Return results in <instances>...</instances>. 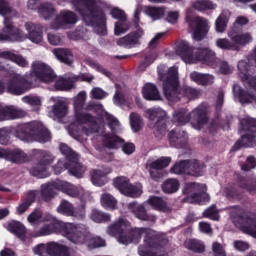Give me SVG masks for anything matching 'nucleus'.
I'll return each mask as SVG.
<instances>
[{
  "label": "nucleus",
  "mask_w": 256,
  "mask_h": 256,
  "mask_svg": "<svg viewBox=\"0 0 256 256\" xmlns=\"http://www.w3.org/2000/svg\"><path fill=\"white\" fill-rule=\"evenodd\" d=\"M108 235L116 237L118 243L129 245L141 241V235L144 236V245L138 248L140 256H167L159 252L161 246L155 241V232L151 229L134 228L129 231V221L120 218L107 229Z\"/></svg>",
  "instance_id": "f257e3e1"
},
{
  "label": "nucleus",
  "mask_w": 256,
  "mask_h": 256,
  "mask_svg": "<svg viewBox=\"0 0 256 256\" xmlns=\"http://www.w3.org/2000/svg\"><path fill=\"white\" fill-rule=\"evenodd\" d=\"M87 100V92L81 91L74 97V111L76 120L69 126V134L77 141H83L89 135L95 133H103V125L99 124L95 118L85 113V101Z\"/></svg>",
  "instance_id": "f03ea898"
},
{
  "label": "nucleus",
  "mask_w": 256,
  "mask_h": 256,
  "mask_svg": "<svg viewBox=\"0 0 256 256\" xmlns=\"http://www.w3.org/2000/svg\"><path fill=\"white\" fill-rule=\"evenodd\" d=\"M28 223L30 225H38V223H48L44 225L37 232L35 237H45V235H51V233H60L63 237H66L68 241H74L79 243L83 241L82 238L75 237L72 231L77 229V226L73 223L59 222L51 214L43 216V212L39 209L33 210L27 217Z\"/></svg>",
  "instance_id": "7ed1b4c3"
},
{
  "label": "nucleus",
  "mask_w": 256,
  "mask_h": 256,
  "mask_svg": "<svg viewBox=\"0 0 256 256\" xmlns=\"http://www.w3.org/2000/svg\"><path fill=\"white\" fill-rule=\"evenodd\" d=\"M72 8L86 25L93 27L97 35H107L105 13L95 0H72Z\"/></svg>",
  "instance_id": "20e7f679"
},
{
  "label": "nucleus",
  "mask_w": 256,
  "mask_h": 256,
  "mask_svg": "<svg viewBox=\"0 0 256 256\" xmlns=\"http://www.w3.org/2000/svg\"><path fill=\"white\" fill-rule=\"evenodd\" d=\"M103 119L108 123L112 131V134H106L105 127H103V133L96 132L97 135H102L104 145L110 149H117L121 145V149L125 155H133L135 153V144L129 142L123 143L124 140L115 134V132L119 131V120L107 112H103Z\"/></svg>",
  "instance_id": "39448f33"
},
{
  "label": "nucleus",
  "mask_w": 256,
  "mask_h": 256,
  "mask_svg": "<svg viewBox=\"0 0 256 256\" xmlns=\"http://www.w3.org/2000/svg\"><path fill=\"white\" fill-rule=\"evenodd\" d=\"M177 53L181 56L184 63H206L213 65L215 61V52L209 48H198L196 51L189 45V42L182 41L178 44Z\"/></svg>",
  "instance_id": "423d86ee"
},
{
  "label": "nucleus",
  "mask_w": 256,
  "mask_h": 256,
  "mask_svg": "<svg viewBox=\"0 0 256 256\" xmlns=\"http://www.w3.org/2000/svg\"><path fill=\"white\" fill-rule=\"evenodd\" d=\"M172 121L175 125H186L191 121L193 129L200 130L205 127L207 123V107L200 105L196 109L189 113L187 109L182 108L174 111L172 115Z\"/></svg>",
  "instance_id": "0eeeda50"
},
{
  "label": "nucleus",
  "mask_w": 256,
  "mask_h": 256,
  "mask_svg": "<svg viewBox=\"0 0 256 256\" xmlns=\"http://www.w3.org/2000/svg\"><path fill=\"white\" fill-rule=\"evenodd\" d=\"M16 137L24 143H33V141L47 143L51 140V133L43 126V123L31 122L20 126L16 132Z\"/></svg>",
  "instance_id": "6e6552de"
},
{
  "label": "nucleus",
  "mask_w": 256,
  "mask_h": 256,
  "mask_svg": "<svg viewBox=\"0 0 256 256\" xmlns=\"http://www.w3.org/2000/svg\"><path fill=\"white\" fill-rule=\"evenodd\" d=\"M56 191H62L69 197H83L85 190L81 187H77L69 182L56 180L42 185L41 197L44 201H49L54 197Z\"/></svg>",
  "instance_id": "1a4fd4ad"
},
{
  "label": "nucleus",
  "mask_w": 256,
  "mask_h": 256,
  "mask_svg": "<svg viewBox=\"0 0 256 256\" xmlns=\"http://www.w3.org/2000/svg\"><path fill=\"white\" fill-rule=\"evenodd\" d=\"M164 66L158 67V73L163 83L164 95L169 101H179L177 89L179 87V76L176 67L168 69V73L161 74Z\"/></svg>",
  "instance_id": "9d476101"
},
{
  "label": "nucleus",
  "mask_w": 256,
  "mask_h": 256,
  "mask_svg": "<svg viewBox=\"0 0 256 256\" xmlns=\"http://www.w3.org/2000/svg\"><path fill=\"white\" fill-rule=\"evenodd\" d=\"M230 217L239 229L247 235H251L256 239V220L253 214H243V210L239 207H233L230 211Z\"/></svg>",
  "instance_id": "9b49d317"
},
{
  "label": "nucleus",
  "mask_w": 256,
  "mask_h": 256,
  "mask_svg": "<svg viewBox=\"0 0 256 256\" xmlns=\"http://www.w3.org/2000/svg\"><path fill=\"white\" fill-rule=\"evenodd\" d=\"M149 120V127L153 129L156 135H167V112L161 107L150 108L146 111Z\"/></svg>",
  "instance_id": "f8f14e48"
},
{
  "label": "nucleus",
  "mask_w": 256,
  "mask_h": 256,
  "mask_svg": "<svg viewBox=\"0 0 256 256\" xmlns=\"http://www.w3.org/2000/svg\"><path fill=\"white\" fill-rule=\"evenodd\" d=\"M206 191L207 187L205 184L190 182L185 183L183 186V193L188 195V203H198L199 205L209 203V194H207Z\"/></svg>",
  "instance_id": "ddd939ff"
},
{
  "label": "nucleus",
  "mask_w": 256,
  "mask_h": 256,
  "mask_svg": "<svg viewBox=\"0 0 256 256\" xmlns=\"http://www.w3.org/2000/svg\"><path fill=\"white\" fill-rule=\"evenodd\" d=\"M31 83H33V78H29L27 75L14 74L8 82L6 89L12 95H23V93L31 89Z\"/></svg>",
  "instance_id": "4468645a"
},
{
  "label": "nucleus",
  "mask_w": 256,
  "mask_h": 256,
  "mask_svg": "<svg viewBox=\"0 0 256 256\" xmlns=\"http://www.w3.org/2000/svg\"><path fill=\"white\" fill-rule=\"evenodd\" d=\"M113 186L126 197H141L143 186L141 184H131L127 177H117L113 180Z\"/></svg>",
  "instance_id": "2eb2a0df"
},
{
  "label": "nucleus",
  "mask_w": 256,
  "mask_h": 256,
  "mask_svg": "<svg viewBox=\"0 0 256 256\" xmlns=\"http://www.w3.org/2000/svg\"><path fill=\"white\" fill-rule=\"evenodd\" d=\"M76 229L72 231V235L77 237L78 239H82L80 242H75L70 240L71 243H75L76 245H81L82 243H87L89 247H105V240L99 237H92L89 232H87V228L83 224H74Z\"/></svg>",
  "instance_id": "dca6fc26"
},
{
  "label": "nucleus",
  "mask_w": 256,
  "mask_h": 256,
  "mask_svg": "<svg viewBox=\"0 0 256 256\" xmlns=\"http://www.w3.org/2000/svg\"><path fill=\"white\" fill-rule=\"evenodd\" d=\"M33 253L38 256H69V249L61 244L50 242L36 245Z\"/></svg>",
  "instance_id": "f3484780"
},
{
  "label": "nucleus",
  "mask_w": 256,
  "mask_h": 256,
  "mask_svg": "<svg viewBox=\"0 0 256 256\" xmlns=\"http://www.w3.org/2000/svg\"><path fill=\"white\" fill-rule=\"evenodd\" d=\"M30 75L38 79V81H43V83H51L55 79L53 69L43 61L32 62Z\"/></svg>",
  "instance_id": "a211bd4d"
},
{
  "label": "nucleus",
  "mask_w": 256,
  "mask_h": 256,
  "mask_svg": "<svg viewBox=\"0 0 256 256\" xmlns=\"http://www.w3.org/2000/svg\"><path fill=\"white\" fill-rule=\"evenodd\" d=\"M171 165V157H160L156 160H150L146 164V169L153 181H160L165 177L163 169Z\"/></svg>",
  "instance_id": "6ab92c4d"
},
{
  "label": "nucleus",
  "mask_w": 256,
  "mask_h": 256,
  "mask_svg": "<svg viewBox=\"0 0 256 256\" xmlns=\"http://www.w3.org/2000/svg\"><path fill=\"white\" fill-rule=\"evenodd\" d=\"M64 169H68L69 174L81 179L85 174V167L79 163V156L72 158L70 161L65 162L60 160L57 165L54 167V173L56 175H61Z\"/></svg>",
  "instance_id": "aec40b11"
},
{
  "label": "nucleus",
  "mask_w": 256,
  "mask_h": 256,
  "mask_svg": "<svg viewBox=\"0 0 256 256\" xmlns=\"http://www.w3.org/2000/svg\"><path fill=\"white\" fill-rule=\"evenodd\" d=\"M27 36L18 28H15L9 19H4V29L0 33V41H25Z\"/></svg>",
  "instance_id": "412c9836"
},
{
  "label": "nucleus",
  "mask_w": 256,
  "mask_h": 256,
  "mask_svg": "<svg viewBox=\"0 0 256 256\" xmlns=\"http://www.w3.org/2000/svg\"><path fill=\"white\" fill-rule=\"evenodd\" d=\"M79 17L71 10H63L52 23V29H66L67 25H75Z\"/></svg>",
  "instance_id": "4be33fe9"
},
{
  "label": "nucleus",
  "mask_w": 256,
  "mask_h": 256,
  "mask_svg": "<svg viewBox=\"0 0 256 256\" xmlns=\"http://www.w3.org/2000/svg\"><path fill=\"white\" fill-rule=\"evenodd\" d=\"M143 37H145V31L143 29H138L118 39L117 45H120V47H127L128 49H133V47L141 45V39H143Z\"/></svg>",
  "instance_id": "5701e85b"
},
{
  "label": "nucleus",
  "mask_w": 256,
  "mask_h": 256,
  "mask_svg": "<svg viewBox=\"0 0 256 256\" xmlns=\"http://www.w3.org/2000/svg\"><path fill=\"white\" fill-rule=\"evenodd\" d=\"M228 37L230 41H233L236 49L237 45H247V43H251L253 41V36H251V33H241V29L235 26L228 30Z\"/></svg>",
  "instance_id": "b1692460"
},
{
  "label": "nucleus",
  "mask_w": 256,
  "mask_h": 256,
  "mask_svg": "<svg viewBox=\"0 0 256 256\" xmlns=\"http://www.w3.org/2000/svg\"><path fill=\"white\" fill-rule=\"evenodd\" d=\"M196 11H209L213 9H217V4L213 3L211 0H196L192 3V8H188L186 10V21L191 23L193 19V14Z\"/></svg>",
  "instance_id": "393cba45"
},
{
  "label": "nucleus",
  "mask_w": 256,
  "mask_h": 256,
  "mask_svg": "<svg viewBox=\"0 0 256 256\" xmlns=\"http://www.w3.org/2000/svg\"><path fill=\"white\" fill-rule=\"evenodd\" d=\"M113 169L111 167H103L91 171V181L96 187H103L107 183V175H111Z\"/></svg>",
  "instance_id": "a878e982"
},
{
  "label": "nucleus",
  "mask_w": 256,
  "mask_h": 256,
  "mask_svg": "<svg viewBox=\"0 0 256 256\" xmlns=\"http://www.w3.org/2000/svg\"><path fill=\"white\" fill-rule=\"evenodd\" d=\"M51 161L53 158L49 154L42 161H40L36 166L31 169V173L34 177H38V179H45V177H49V165H51Z\"/></svg>",
  "instance_id": "bb28decb"
},
{
  "label": "nucleus",
  "mask_w": 256,
  "mask_h": 256,
  "mask_svg": "<svg viewBox=\"0 0 256 256\" xmlns=\"http://www.w3.org/2000/svg\"><path fill=\"white\" fill-rule=\"evenodd\" d=\"M27 113L21 109H17L13 106H1L0 105V121H9L11 119H21L25 117Z\"/></svg>",
  "instance_id": "cd10ccee"
},
{
  "label": "nucleus",
  "mask_w": 256,
  "mask_h": 256,
  "mask_svg": "<svg viewBox=\"0 0 256 256\" xmlns=\"http://www.w3.org/2000/svg\"><path fill=\"white\" fill-rule=\"evenodd\" d=\"M28 9H31L32 11L38 9V13L44 19H49L50 17H53V13H55V8H53L52 4L46 3L39 6V2H37V0H30L28 2Z\"/></svg>",
  "instance_id": "c85d7f7f"
},
{
  "label": "nucleus",
  "mask_w": 256,
  "mask_h": 256,
  "mask_svg": "<svg viewBox=\"0 0 256 256\" xmlns=\"http://www.w3.org/2000/svg\"><path fill=\"white\" fill-rule=\"evenodd\" d=\"M52 101H54L55 104L49 112V117L54 120L65 117V115H67V103L59 98H52Z\"/></svg>",
  "instance_id": "c756f323"
},
{
  "label": "nucleus",
  "mask_w": 256,
  "mask_h": 256,
  "mask_svg": "<svg viewBox=\"0 0 256 256\" xmlns=\"http://www.w3.org/2000/svg\"><path fill=\"white\" fill-rule=\"evenodd\" d=\"M196 28L193 32V38L196 41H201L203 37L209 33V22L201 17L195 18Z\"/></svg>",
  "instance_id": "7c9ffc66"
},
{
  "label": "nucleus",
  "mask_w": 256,
  "mask_h": 256,
  "mask_svg": "<svg viewBox=\"0 0 256 256\" xmlns=\"http://www.w3.org/2000/svg\"><path fill=\"white\" fill-rule=\"evenodd\" d=\"M205 173V164L198 160H187V175L201 177Z\"/></svg>",
  "instance_id": "2f4dec72"
},
{
  "label": "nucleus",
  "mask_w": 256,
  "mask_h": 256,
  "mask_svg": "<svg viewBox=\"0 0 256 256\" xmlns=\"http://www.w3.org/2000/svg\"><path fill=\"white\" fill-rule=\"evenodd\" d=\"M142 95L146 101H161V94L156 85L146 84L142 88Z\"/></svg>",
  "instance_id": "473e14b6"
},
{
  "label": "nucleus",
  "mask_w": 256,
  "mask_h": 256,
  "mask_svg": "<svg viewBox=\"0 0 256 256\" xmlns=\"http://www.w3.org/2000/svg\"><path fill=\"white\" fill-rule=\"evenodd\" d=\"M25 27L28 31V39H30L32 43H41L43 41L41 26L33 23H26Z\"/></svg>",
  "instance_id": "72a5a7b5"
},
{
  "label": "nucleus",
  "mask_w": 256,
  "mask_h": 256,
  "mask_svg": "<svg viewBox=\"0 0 256 256\" xmlns=\"http://www.w3.org/2000/svg\"><path fill=\"white\" fill-rule=\"evenodd\" d=\"M53 55L56 57L60 63H64L65 65H73V53L71 50L65 48H56L53 50Z\"/></svg>",
  "instance_id": "f704fd0d"
},
{
  "label": "nucleus",
  "mask_w": 256,
  "mask_h": 256,
  "mask_svg": "<svg viewBox=\"0 0 256 256\" xmlns=\"http://www.w3.org/2000/svg\"><path fill=\"white\" fill-rule=\"evenodd\" d=\"M0 58L12 61V63H15L18 67H29V61H27V58L22 55L11 53L10 51L0 52Z\"/></svg>",
  "instance_id": "c9c22d12"
},
{
  "label": "nucleus",
  "mask_w": 256,
  "mask_h": 256,
  "mask_svg": "<svg viewBox=\"0 0 256 256\" xmlns=\"http://www.w3.org/2000/svg\"><path fill=\"white\" fill-rule=\"evenodd\" d=\"M231 18V12L229 10H224L215 21V31L216 33H225L227 29V24Z\"/></svg>",
  "instance_id": "e433bc0d"
},
{
  "label": "nucleus",
  "mask_w": 256,
  "mask_h": 256,
  "mask_svg": "<svg viewBox=\"0 0 256 256\" xmlns=\"http://www.w3.org/2000/svg\"><path fill=\"white\" fill-rule=\"evenodd\" d=\"M238 71L240 79H242V81H248L249 85L256 89V78L249 77V66L247 65V62L240 61L238 63Z\"/></svg>",
  "instance_id": "4c0bfd02"
},
{
  "label": "nucleus",
  "mask_w": 256,
  "mask_h": 256,
  "mask_svg": "<svg viewBox=\"0 0 256 256\" xmlns=\"http://www.w3.org/2000/svg\"><path fill=\"white\" fill-rule=\"evenodd\" d=\"M7 231H9L10 233H13V235H16V237H19V239H25V226L23 224H21V222H17V221H11L8 222L5 225Z\"/></svg>",
  "instance_id": "58836bf2"
},
{
  "label": "nucleus",
  "mask_w": 256,
  "mask_h": 256,
  "mask_svg": "<svg viewBox=\"0 0 256 256\" xmlns=\"http://www.w3.org/2000/svg\"><path fill=\"white\" fill-rule=\"evenodd\" d=\"M168 137L172 147H179V145H185L187 143V133L185 131L179 132L178 134L175 131H171Z\"/></svg>",
  "instance_id": "ea45409f"
},
{
  "label": "nucleus",
  "mask_w": 256,
  "mask_h": 256,
  "mask_svg": "<svg viewBox=\"0 0 256 256\" xmlns=\"http://www.w3.org/2000/svg\"><path fill=\"white\" fill-rule=\"evenodd\" d=\"M100 205L104 209H108L109 211H113L117 209V199L113 197V195L109 193H104L100 196Z\"/></svg>",
  "instance_id": "a19ab883"
},
{
  "label": "nucleus",
  "mask_w": 256,
  "mask_h": 256,
  "mask_svg": "<svg viewBox=\"0 0 256 256\" xmlns=\"http://www.w3.org/2000/svg\"><path fill=\"white\" fill-rule=\"evenodd\" d=\"M128 207L137 219H140L141 221H149V216L147 215V212H145V206L132 202Z\"/></svg>",
  "instance_id": "79ce46f5"
},
{
  "label": "nucleus",
  "mask_w": 256,
  "mask_h": 256,
  "mask_svg": "<svg viewBox=\"0 0 256 256\" xmlns=\"http://www.w3.org/2000/svg\"><path fill=\"white\" fill-rule=\"evenodd\" d=\"M27 154L21 149L10 150L8 154V161L11 163H25L28 161Z\"/></svg>",
  "instance_id": "37998d69"
},
{
  "label": "nucleus",
  "mask_w": 256,
  "mask_h": 256,
  "mask_svg": "<svg viewBox=\"0 0 256 256\" xmlns=\"http://www.w3.org/2000/svg\"><path fill=\"white\" fill-rule=\"evenodd\" d=\"M89 218L94 223H105L106 221H111V215L109 213H105L98 209H92Z\"/></svg>",
  "instance_id": "c03bdc74"
},
{
  "label": "nucleus",
  "mask_w": 256,
  "mask_h": 256,
  "mask_svg": "<svg viewBox=\"0 0 256 256\" xmlns=\"http://www.w3.org/2000/svg\"><path fill=\"white\" fill-rule=\"evenodd\" d=\"M148 205H151L153 209H156V211H162L163 213H167L169 211V206L163 201V199L157 197V196H151L147 200Z\"/></svg>",
  "instance_id": "a18cd8bd"
},
{
  "label": "nucleus",
  "mask_w": 256,
  "mask_h": 256,
  "mask_svg": "<svg viewBox=\"0 0 256 256\" xmlns=\"http://www.w3.org/2000/svg\"><path fill=\"white\" fill-rule=\"evenodd\" d=\"M39 195V192L37 191H32L29 193V199H27L24 202H21L17 207H16V215H23L30 207L33 205V200L35 199L36 196Z\"/></svg>",
  "instance_id": "49530a36"
},
{
  "label": "nucleus",
  "mask_w": 256,
  "mask_h": 256,
  "mask_svg": "<svg viewBox=\"0 0 256 256\" xmlns=\"http://www.w3.org/2000/svg\"><path fill=\"white\" fill-rule=\"evenodd\" d=\"M144 13L148 17H151L152 21H158V19H161L165 16V8L147 6L144 10Z\"/></svg>",
  "instance_id": "de8ad7c7"
},
{
  "label": "nucleus",
  "mask_w": 256,
  "mask_h": 256,
  "mask_svg": "<svg viewBox=\"0 0 256 256\" xmlns=\"http://www.w3.org/2000/svg\"><path fill=\"white\" fill-rule=\"evenodd\" d=\"M180 186L179 180L170 178L162 184V191L168 194L177 193Z\"/></svg>",
  "instance_id": "09e8293b"
},
{
  "label": "nucleus",
  "mask_w": 256,
  "mask_h": 256,
  "mask_svg": "<svg viewBox=\"0 0 256 256\" xmlns=\"http://www.w3.org/2000/svg\"><path fill=\"white\" fill-rule=\"evenodd\" d=\"M130 127L134 133H139L143 129V118L135 112L131 113L129 116Z\"/></svg>",
  "instance_id": "8fccbe9b"
},
{
  "label": "nucleus",
  "mask_w": 256,
  "mask_h": 256,
  "mask_svg": "<svg viewBox=\"0 0 256 256\" xmlns=\"http://www.w3.org/2000/svg\"><path fill=\"white\" fill-rule=\"evenodd\" d=\"M58 213L66 215V217H73L75 215V207L69 201L62 200L57 208Z\"/></svg>",
  "instance_id": "3c124183"
},
{
  "label": "nucleus",
  "mask_w": 256,
  "mask_h": 256,
  "mask_svg": "<svg viewBox=\"0 0 256 256\" xmlns=\"http://www.w3.org/2000/svg\"><path fill=\"white\" fill-rule=\"evenodd\" d=\"M52 81H55V87L58 91H69V89H73V81L67 80L63 77H55Z\"/></svg>",
  "instance_id": "603ef678"
},
{
  "label": "nucleus",
  "mask_w": 256,
  "mask_h": 256,
  "mask_svg": "<svg viewBox=\"0 0 256 256\" xmlns=\"http://www.w3.org/2000/svg\"><path fill=\"white\" fill-rule=\"evenodd\" d=\"M185 247L194 253H203L205 251V244L201 240H187Z\"/></svg>",
  "instance_id": "864d4df0"
},
{
  "label": "nucleus",
  "mask_w": 256,
  "mask_h": 256,
  "mask_svg": "<svg viewBox=\"0 0 256 256\" xmlns=\"http://www.w3.org/2000/svg\"><path fill=\"white\" fill-rule=\"evenodd\" d=\"M129 27H131V24L127 21V18L118 20L114 25V33L115 35H123V33L129 31Z\"/></svg>",
  "instance_id": "5fc2aeb1"
},
{
  "label": "nucleus",
  "mask_w": 256,
  "mask_h": 256,
  "mask_svg": "<svg viewBox=\"0 0 256 256\" xmlns=\"http://www.w3.org/2000/svg\"><path fill=\"white\" fill-rule=\"evenodd\" d=\"M216 47H218L219 49H236L235 48V42H233L232 40H229L227 38H219L216 40Z\"/></svg>",
  "instance_id": "6e6d98bb"
},
{
  "label": "nucleus",
  "mask_w": 256,
  "mask_h": 256,
  "mask_svg": "<svg viewBox=\"0 0 256 256\" xmlns=\"http://www.w3.org/2000/svg\"><path fill=\"white\" fill-rule=\"evenodd\" d=\"M170 171L175 175H182V173H185V175H187V160L177 162L176 164H174Z\"/></svg>",
  "instance_id": "4d7b16f0"
},
{
  "label": "nucleus",
  "mask_w": 256,
  "mask_h": 256,
  "mask_svg": "<svg viewBox=\"0 0 256 256\" xmlns=\"http://www.w3.org/2000/svg\"><path fill=\"white\" fill-rule=\"evenodd\" d=\"M203 217L212 221H219V210L215 206H210L203 212Z\"/></svg>",
  "instance_id": "13d9d810"
},
{
  "label": "nucleus",
  "mask_w": 256,
  "mask_h": 256,
  "mask_svg": "<svg viewBox=\"0 0 256 256\" xmlns=\"http://www.w3.org/2000/svg\"><path fill=\"white\" fill-rule=\"evenodd\" d=\"M60 151L62 155L66 156V163H68L72 159H75V157H78L77 154L73 152V150H71L69 146H67V144H61Z\"/></svg>",
  "instance_id": "bf43d9fd"
},
{
  "label": "nucleus",
  "mask_w": 256,
  "mask_h": 256,
  "mask_svg": "<svg viewBox=\"0 0 256 256\" xmlns=\"http://www.w3.org/2000/svg\"><path fill=\"white\" fill-rule=\"evenodd\" d=\"M22 101L31 107H41V97L39 96H24Z\"/></svg>",
  "instance_id": "052dcab7"
},
{
  "label": "nucleus",
  "mask_w": 256,
  "mask_h": 256,
  "mask_svg": "<svg viewBox=\"0 0 256 256\" xmlns=\"http://www.w3.org/2000/svg\"><path fill=\"white\" fill-rule=\"evenodd\" d=\"M88 65L92 68L95 69V71H98L99 73H102L103 75H105L106 77H108L109 79H111V72L107 71L105 68H103V66H101L99 63L93 61V60H89L88 61Z\"/></svg>",
  "instance_id": "680f3d73"
},
{
  "label": "nucleus",
  "mask_w": 256,
  "mask_h": 256,
  "mask_svg": "<svg viewBox=\"0 0 256 256\" xmlns=\"http://www.w3.org/2000/svg\"><path fill=\"white\" fill-rule=\"evenodd\" d=\"M212 253L214 256H227L225 248L219 242L212 243Z\"/></svg>",
  "instance_id": "e2e57ef3"
},
{
  "label": "nucleus",
  "mask_w": 256,
  "mask_h": 256,
  "mask_svg": "<svg viewBox=\"0 0 256 256\" xmlns=\"http://www.w3.org/2000/svg\"><path fill=\"white\" fill-rule=\"evenodd\" d=\"M243 147H255V135H244L240 141Z\"/></svg>",
  "instance_id": "0e129e2a"
},
{
  "label": "nucleus",
  "mask_w": 256,
  "mask_h": 256,
  "mask_svg": "<svg viewBox=\"0 0 256 256\" xmlns=\"http://www.w3.org/2000/svg\"><path fill=\"white\" fill-rule=\"evenodd\" d=\"M241 123L246 131H252V133H255L256 119L246 118L242 120Z\"/></svg>",
  "instance_id": "69168bd1"
},
{
  "label": "nucleus",
  "mask_w": 256,
  "mask_h": 256,
  "mask_svg": "<svg viewBox=\"0 0 256 256\" xmlns=\"http://www.w3.org/2000/svg\"><path fill=\"white\" fill-rule=\"evenodd\" d=\"M182 93L184 97H187L188 99H195L197 95H199V91L196 89H193L191 87H185L182 89Z\"/></svg>",
  "instance_id": "338daca9"
},
{
  "label": "nucleus",
  "mask_w": 256,
  "mask_h": 256,
  "mask_svg": "<svg viewBox=\"0 0 256 256\" xmlns=\"http://www.w3.org/2000/svg\"><path fill=\"white\" fill-rule=\"evenodd\" d=\"M110 15H112L113 19H117L118 21H122L123 19H127V16L125 15V12H123L119 8H113L110 11Z\"/></svg>",
  "instance_id": "774afa93"
}]
</instances>
